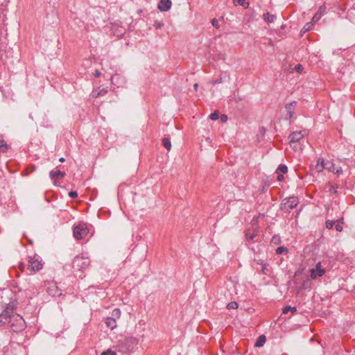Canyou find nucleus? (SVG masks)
Listing matches in <instances>:
<instances>
[{
  "label": "nucleus",
  "mask_w": 355,
  "mask_h": 355,
  "mask_svg": "<svg viewBox=\"0 0 355 355\" xmlns=\"http://www.w3.org/2000/svg\"><path fill=\"white\" fill-rule=\"evenodd\" d=\"M59 161H60V162H64L65 161V159H64V157H60V158L59 159Z\"/></svg>",
  "instance_id": "obj_46"
},
{
  "label": "nucleus",
  "mask_w": 355,
  "mask_h": 355,
  "mask_svg": "<svg viewBox=\"0 0 355 355\" xmlns=\"http://www.w3.org/2000/svg\"><path fill=\"white\" fill-rule=\"evenodd\" d=\"M112 84L117 85V87H121L124 83V78L119 74H114L111 78Z\"/></svg>",
  "instance_id": "obj_13"
},
{
  "label": "nucleus",
  "mask_w": 355,
  "mask_h": 355,
  "mask_svg": "<svg viewBox=\"0 0 355 355\" xmlns=\"http://www.w3.org/2000/svg\"><path fill=\"white\" fill-rule=\"evenodd\" d=\"M9 324L14 331H20L25 327V322L22 317L13 314V306L7 305L4 311L0 313V327Z\"/></svg>",
  "instance_id": "obj_1"
},
{
  "label": "nucleus",
  "mask_w": 355,
  "mask_h": 355,
  "mask_svg": "<svg viewBox=\"0 0 355 355\" xmlns=\"http://www.w3.org/2000/svg\"><path fill=\"white\" fill-rule=\"evenodd\" d=\"M326 167V164L324 160L322 159H319L317 162V164L315 166L316 171L319 173L323 171V169Z\"/></svg>",
  "instance_id": "obj_16"
},
{
  "label": "nucleus",
  "mask_w": 355,
  "mask_h": 355,
  "mask_svg": "<svg viewBox=\"0 0 355 355\" xmlns=\"http://www.w3.org/2000/svg\"><path fill=\"white\" fill-rule=\"evenodd\" d=\"M211 24L213 26H214L216 28H219L218 21L214 18L211 20Z\"/></svg>",
  "instance_id": "obj_36"
},
{
  "label": "nucleus",
  "mask_w": 355,
  "mask_h": 355,
  "mask_svg": "<svg viewBox=\"0 0 355 355\" xmlns=\"http://www.w3.org/2000/svg\"><path fill=\"white\" fill-rule=\"evenodd\" d=\"M328 191L331 193H337V187H335L333 185H329Z\"/></svg>",
  "instance_id": "obj_35"
},
{
  "label": "nucleus",
  "mask_w": 355,
  "mask_h": 355,
  "mask_svg": "<svg viewBox=\"0 0 355 355\" xmlns=\"http://www.w3.org/2000/svg\"><path fill=\"white\" fill-rule=\"evenodd\" d=\"M336 222L334 220H327L326 221V227L327 229H332L335 226Z\"/></svg>",
  "instance_id": "obj_30"
},
{
  "label": "nucleus",
  "mask_w": 355,
  "mask_h": 355,
  "mask_svg": "<svg viewBox=\"0 0 355 355\" xmlns=\"http://www.w3.org/2000/svg\"><path fill=\"white\" fill-rule=\"evenodd\" d=\"M239 307L238 303L236 302H231L227 304V308L229 309H236Z\"/></svg>",
  "instance_id": "obj_28"
},
{
  "label": "nucleus",
  "mask_w": 355,
  "mask_h": 355,
  "mask_svg": "<svg viewBox=\"0 0 355 355\" xmlns=\"http://www.w3.org/2000/svg\"><path fill=\"white\" fill-rule=\"evenodd\" d=\"M289 311H291L293 313L297 312V308L295 306H286L282 309V313L286 314Z\"/></svg>",
  "instance_id": "obj_18"
},
{
  "label": "nucleus",
  "mask_w": 355,
  "mask_h": 355,
  "mask_svg": "<svg viewBox=\"0 0 355 355\" xmlns=\"http://www.w3.org/2000/svg\"><path fill=\"white\" fill-rule=\"evenodd\" d=\"M233 3L234 5L239 3L241 6H243L245 8H248L249 6V3L245 2V0H233Z\"/></svg>",
  "instance_id": "obj_26"
},
{
  "label": "nucleus",
  "mask_w": 355,
  "mask_h": 355,
  "mask_svg": "<svg viewBox=\"0 0 355 355\" xmlns=\"http://www.w3.org/2000/svg\"><path fill=\"white\" fill-rule=\"evenodd\" d=\"M193 87H194V89L196 91H197L198 88V83H195L194 85H193Z\"/></svg>",
  "instance_id": "obj_44"
},
{
  "label": "nucleus",
  "mask_w": 355,
  "mask_h": 355,
  "mask_svg": "<svg viewBox=\"0 0 355 355\" xmlns=\"http://www.w3.org/2000/svg\"><path fill=\"white\" fill-rule=\"evenodd\" d=\"M100 75H101V72H99V71H96V73H95V76H96V77H98Z\"/></svg>",
  "instance_id": "obj_45"
},
{
  "label": "nucleus",
  "mask_w": 355,
  "mask_h": 355,
  "mask_svg": "<svg viewBox=\"0 0 355 355\" xmlns=\"http://www.w3.org/2000/svg\"><path fill=\"white\" fill-rule=\"evenodd\" d=\"M220 119L223 122H226L227 121V116L225 114H222L220 116Z\"/></svg>",
  "instance_id": "obj_40"
},
{
  "label": "nucleus",
  "mask_w": 355,
  "mask_h": 355,
  "mask_svg": "<svg viewBox=\"0 0 355 355\" xmlns=\"http://www.w3.org/2000/svg\"><path fill=\"white\" fill-rule=\"evenodd\" d=\"M222 81H223L222 78H217V79L213 80L212 84L213 85L219 84V83H221Z\"/></svg>",
  "instance_id": "obj_38"
},
{
  "label": "nucleus",
  "mask_w": 355,
  "mask_h": 355,
  "mask_svg": "<svg viewBox=\"0 0 355 355\" xmlns=\"http://www.w3.org/2000/svg\"><path fill=\"white\" fill-rule=\"evenodd\" d=\"M107 92V90L105 89H102L101 90V92L98 94V95H104Z\"/></svg>",
  "instance_id": "obj_42"
},
{
  "label": "nucleus",
  "mask_w": 355,
  "mask_h": 355,
  "mask_svg": "<svg viewBox=\"0 0 355 355\" xmlns=\"http://www.w3.org/2000/svg\"><path fill=\"white\" fill-rule=\"evenodd\" d=\"M19 268L21 269V271H23L24 269V264L23 263H20L19 264Z\"/></svg>",
  "instance_id": "obj_43"
},
{
  "label": "nucleus",
  "mask_w": 355,
  "mask_h": 355,
  "mask_svg": "<svg viewBox=\"0 0 355 355\" xmlns=\"http://www.w3.org/2000/svg\"><path fill=\"white\" fill-rule=\"evenodd\" d=\"M209 118L213 121L218 119L219 118V112L218 110L214 111L209 115Z\"/></svg>",
  "instance_id": "obj_29"
},
{
  "label": "nucleus",
  "mask_w": 355,
  "mask_h": 355,
  "mask_svg": "<svg viewBox=\"0 0 355 355\" xmlns=\"http://www.w3.org/2000/svg\"><path fill=\"white\" fill-rule=\"evenodd\" d=\"M263 19L268 23H272L276 19V16L275 15H270L269 12H266L263 14Z\"/></svg>",
  "instance_id": "obj_17"
},
{
  "label": "nucleus",
  "mask_w": 355,
  "mask_h": 355,
  "mask_svg": "<svg viewBox=\"0 0 355 355\" xmlns=\"http://www.w3.org/2000/svg\"><path fill=\"white\" fill-rule=\"evenodd\" d=\"M162 144L168 150H171V141L168 138H167V137L163 138L162 139Z\"/></svg>",
  "instance_id": "obj_21"
},
{
  "label": "nucleus",
  "mask_w": 355,
  "mask_h": 355,
  "mask_svg": "<svg viewBox=\"0 0 355 355\" xmlns=\"http://www.w3.org/2000/svg\"><path fill=\"white\" fill-rule=\"evenodd\" d=\"M172 6L171 0H161L158 4V8L163 12L168 11Z\"/></svg>",
  "instance_id": "obj_10"
},
{
  "label": "nucleus",
  "mask_w": 355,
  "mask_h": 355,
  "mask_svg": "<svg viewBox=\"0 0 355 355\" xmlns=\"http://www.w3.org/2000/svg\"><path fill=\"white\" fill-rule=\"evenodd\" d=\"M304 137V134L302 133V131L298 132H293L290 134L288 137L289 143L291 146L295 147V146H293V144H296L297 142L300 141L303 137Z\"/></svg>",
  "instance_id": "obj_8"
},
{
  "label": "nucleus",
  "mask_w": 355,
  "mask_h": 355,
  "mask_svg": "<svg viewBox=\"0 0 355 355\" xmlns=\"http://www.w3.org/2000/svg\"><path fill=\"white\" fill-rule=\"evenodd\" d=\"M8 150V145L3 139L0 138V153H5Z\"/></svg>",
  "instance_id": "obj_23"
},
{
  "label": "nucleus",
  "mask_w": 355,
  "mask_h": 355,
  "mask_svg": "<svg viewBox=\"0 0 355 355\" xmlns=\"http://www.w3.org/2000/svg\"><path fill=\"white\" fill-rule=\"evenodd\" d=\"M89 233V230L85 223H79L73 227V235L76 240H80L85 238Z\"/></svg>",
  "instance_id": "obj_5"
},
{
  "label": "nucleus",
  "mask_w": 355,
  "mask_h": 355,
  "mask_svg": "<svg viewBox=\"0 0 355 355\" xmlns=\"http://www.w3.org/2000/svg\"><path fill=\"white\" fill-rule=\"evenodd\" d=\"M329 169L334 173L340 175L343 173V169L340 166L336 167L335 164H332Z\"/></svg>",
  "instance_id": "obj_20"
},
{
  "label": "nucleus",
  "mask_w": 355,
  "mask_h": 355,
  "mask_svg": "<svg viewBox=\"0 0 355 355\" xmlns=\"http://www.w3.org/2000/svg\"><path fill=\"white\" fill-rule=\"evenodd\" d=\"M288 172V167L285 164H280L276 170L277 173L286 174Z\"/></svg>",
  "instance_id": "obj_19"
},
{
  "label": "nucleus",
  "mask_w": 355,
  "mask_h": 355,
  "mask_svg": "<svg viewBox=\"0 0 355 355\" xmlns=\"http://www.w3.org/2000/svg\"><path fill=\"white\" fill-rule=\"evenodd\" d=\"M299 203V199L296 196H290L282 200L280 209L285 212H290L291 209L296 207Z\"/></svg>",
  "instance_id": "obj_3"
},
{
  "label": "nucleus",
  "mask_w": 355,
  "mask_h": 355,
  "mask_svg": "<svg viewBox=\"0 0 355 355\" xmlns=\"http://www.w3.org/2000/svg\"><path fill=\"white\" fill-rule=\"evenodd\" d=\"M304 32H306L308 31L307 28H304Z\"/></svg>",
  "instance_id": "obj_47"
},
{
  "label": "nucleus",
  "mask_w": 355,
  "mask_h": 355,
  "mask_svg": "<svg viewBox=\"0 0 355 355\" xmlns=\"http://www.w3.org/2000/svg\"><path fill=\"white\" fill-rule=\"evenodd\" d=\"M105 324L107 327L113 329L116 327V319L113 317H108L106 319Z\"/></svg>",
  "instance_id": "obj_14"
},
{
  "label": "nucleus",
  "mask_w": 355,
  "mask_h": 355,
  "mask_svg": "<svg viewBox=\"0 0 355 355\" xmlns=\"http://www.w3.org/2000/svg\"><path fill=\"white\" fill-rule=\"evenodd\" d=\"M66 175V173L63 171H51L49 172V176L51 178V179L52 180H55L56 179H58V178H64Z\"/></svg>",
  "instance_id": "obj_11"
},
{
  "label": "nucleus",
  "mask_w": 355,
  "mask_h": 355,
  "mask_svg": "<svg viewBox=\"0 0 355 355\" xmlns=\"http://www.w3.org/2000/svg\"><path fill=\"white\" fill-rule=\"evenodd\" d=\"M296 104L297 102L294 101L290 103H287L285 105V109L286 111V115L285 117L286 119L291 120L293 118Z\"/></svg>",
  "instance_id": "obj_9"
},
{
  "label": "nucleus",
  "mask_w": 355,
  "mask_h": 355,
  "mask_svg": "<svg viewBox=\"0 0 355 355\" xmlns=\"http://www.w3.org/2000/svg\"><path fill=\"white\" fill-rule=\"evenodd\" d=\"M257 233H250V232L248 231L245 233V238L248 241H253L254 239L257 236Z\"/></svg>",
  "instance_id": "obj_24"
},
{
  "label": "nucleus",
  "mask_w": 355,
  "mask_h": 355,
  "mask_svg": "<svg viewBox=\"0 0 355 355\" xmlns=\"http://www.w3.org/2000/svg\"><path fill=\"white\" fill-rule=\"evenodd\" d=\"M90 260L87 257L77 255L74 257L72 262V268L76 273V275L79 278L83 279L85 275L84 271L89 267Z\"/></svg>",
  "instance_id": "obj_2"
},
{
  "label": "nucleus",
  "mask_w": 355,
  "mask_h": 355,
  "mask_svg": "<svg viewBox=\"0 0 355 355\" xmlns=\"http://www.w3.org/2000/svg\"><path fill=\"white\" fill-rule=\"evenodd\" d=\"M271 242L275 243V244H278L280 242V237L279 236H277V235L274 236L272 238Z\"/></svg>",
  "instance_id": "obj_34"
},
{
  "label": "nucleus",
  "mask_w": 355,
  "mask_h": 355,
  "mask_svg": "<svg viewBox=\"0 0 355 355\" xmlns=\"http://www.w3.org/2000/svg\"><path fill=\"white\" fill-rule=\"evenodd\" d=\"M164 23L160 21L156 20L154 23V26L156 29H160L163 27Z\"/></svg>",
  "instance_id": "obj_31"
},
{
  "label": "nucleus",
  "mask_w": 355,
  "mask_h": 355,
  "mask_svg": "<svg viewBox=\"0 0 355 355\" xmlns=\"http://www.w3.org/2000/svg\"><path fill=\"white\" fill-rule=\"evenodd\" d=\"M43 268V262L41 257L35 254L33 256L28 257V270L34 272H38Z\"/></svg>",
  "instance_id": "obj_4"
},
{
  "label": "nucleus",
  "mask_w": 355,
  "mask_h": 355,
  "mask_svg": "<svg viewBox=\"0 0 355 355\" xmlns=\"http://www.w3.org/2000/svg\"><path fill=\"white\" fill-rule=\"evenodd\" d=\"M343 224V218L338 219L336 222L335 228L338 232L343 231V226H342Z\"/></svg>",
  "instance_id": "obj_22"
},
{
  "label": "nucleus",
  "mask_w": 355,
  "mask_h": 355,
  "mask_svg": "<svg viewBox=\"0 0 355 355\" xmlns=\"http://www.w3.org/2000/svg\"><path fill=\"white\" fill-rule=\"evenodd\" d=\"M288 249L286 248V247H284V246H280V247H278L277 249H276V253L277 254H282L283 253H288Z\"/></svg>",
  "instance_id": "obj_25"
},
{
  "label": "nucleus",
  "mask_w": 355,
  "mask_h": 355,
  "mask_svg": "<svg viewBox=\"0 0 355 355\" xmlns=\"http://www.w3.org/2000/svg\"><path fill=\"white\" fill-rule=\"evenodd\" d=\"M325 11H326V6L324 5L321 6L319 8V9L318 10V11L316 12V13L313 17L312 20L314 22L318 21L321 18V17L324 14Z\"/></svg>",
  "instance_id": "obj_12"
},
{
  "label": "nucleus",
  "mask_w": 355,
  "mask_h": 355,
  "mask_svg": "<svg viewBox=\"0 0 355 355\" xmlns=\"http://www.w3.org/2000/svg\"><path fill=\"white\" fill-rule=\"evenodd\" d=\"M120 315H121V311L119 309L116 308L112 311V317H113L116 319V318H119Z\"/></svg>",
  "instance_id": "obj_27"
},
{
  "label": "nucleus",
  "mask_w": 355,
  "mask_h": 355,
  "mask_svg": "<svg viewBox=\"0 0 355 355\" xmlns=\"http://www.w3.org/2000/svg\"><path fill=\"white\" fill-rule=\"evenodd\" d=\"M266 341V337L265 335H261L258 337L254 346L257 347H262Z\"/></svg>",
  "instance_id": "obj_15"
},
{
  "label": "nucleus",
  "mask_w": 355,
  "mask_h": 355,
  "mask_svg": "<svg viewBox=\"0 0 355 355\" xmlns=\"http://www.w3.org/2000/svg\"><path fill=\"white\" fill-rule=\"evenodd\" d=\"M69 196L71 198H75L78 197V192L76 191H71L69 193Z\"/></svg>",
  "instance_id": "obj_37"
},
{
  "label": "nucleus",
  "mask_w": 355,
  "mask_h": 355,
  "mask_svg": "<svg viewBox=\"0 0 355 355\" xmlns=\"http://www.w3.org/2000/svg\"><path fill=\"white\" fill-rule=\"evenodd\" d=\"M261 264H262V268H261L262 273L264 275H267L268 271V264L266 263H263V262H261Z\"/></svg>",
  "instance_id": "obj_32"
},
{
  "label": "nucleus",
  "mask_w": 355,
  "mask_h": 355,
  "mask_svg": "<svg viewBox=\"0 0 355 355\" xmlns=\"http://www.w3.org/2000/svg\"><path fill=\"white\" fill-rule=\"evenodd\" d=\"M101 355H116V353L111 349H107L103 352Z\"/></svg>",
  "instance_id": "obj_33"
},
{
  "label": "nucleus",
  "mask_w": 355,
  "mask_h": 355,
  "mask_svg": "<svg viewBox=\"0 0 355 355\" xmlns=\"http://www.w3.org/2000/svg\"><path fill=\"white\" fill-rule=\"evenodd\" d=\"M325 274V270L322 268L321 262L316 263L314 268L311 270V277L313 279H315L318 277H322Z\"/></svg>",
  "instance_id": "obj_7"
},
{
  "label": "nucleus",
  "mask_w": 355,
  "mask_h": 355,
  "mask_svg": "<svg viewBox=\"0 0 355 355\" xmlns=\"http://www.w3.org/2000/svg\"><path fill=\"white\" fill-rule=\"evenodd\" d=\"M295 69L298 72H300L302 69V67L301 64H297L296 67H295Z\"/></svg>",
  "instance_id": "obj_41"
},
{
  "label": "nucleus",
  "mask_w": 355,
  "mask_h": 355,
  "mask_svg": "<svg viewBox=\"0 0 355 355\" xmlns=\"http://www.w3.org/2000/svg\"><path fill=\"white\" fill-rule=\"evenodd\" d=\"M277 174H278L277 178V180L279 181V182L283 181L284 179V175L282 174H280V173H277Z\"/></svg>",
  "instance_id": "obj_39"
},
{
  "label": "nucleus",
  "mask_w": 355,
  "mask_h": 355,
  "mask_svg": "<svg viewBox=\"0 0 355 355\" xmlns=\"http://www.w3.org/2000/svg\"><path fill=\"white\" fill-rule=\"evenodd\" d=\"M46 290L48 294L52 297H60L62 295V291L58 288L57 284L54 282L49 283Z\"/></svg>",
  "instance_id": "obj_6"
}]
</instances>
